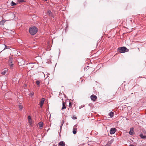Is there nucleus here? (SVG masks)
<instances>
[{
  "instance_id": "obj_1",
  "label": "nucleus",
  "mask_w": 146,
  "mask_h": 146,
  "mask_svg": "<svg viewBox=\"0 0 146 146\" xmlns=\"http://www.w3.org/2000/svg\"><path fill=\"white\" fill-rule=\"evenodd\" d=\"M37 28L34 27L29 29V32L32 35H35L37 32Z\"/></svg>"
},
{
  "instance_id": "obj_2",
  "label": "nucleus",
  "mask_w": 146,
  "mask_h": 146,
  "mask_svg": "<svg viewBox=\"0 0 146 146\" xmlns=\"http://www.w3.org/2000/svg\"><path fill=\"white\" fill-rule=\"evenodd\" d=\"M118 51L120 53H124L126 52H128L129 50L125 47H122L118 48Z\"/></svg>"
},
{
  "instance_id": "obj_3",
  "label": "nucleus",
  "mask_w": 146,
  "mask_h": 146,
  "mask_svg": "<svg viewBox=\"0 0 146 146\" xmlns=\"http://www.w3.org/2000/svg\"><path fill=\"white\" fill-rule=\"evenodd\" d=\"M14 62L13 61V58L11 57H9V64L11 68L12 69L13 67V64Z\"/></svg>"
},
{
  "instance_id": "obj_4",
  "label": "nucleus",
  "mask_w": 146,
  "mask_h": 146,
  "mask_svg": "<svg viewBox=\"0 0 146 146\" xmlns=\"http://www.w3.org/2000/svg\"><path fill=\"white\" fill-rule=\"evenodd\" d=\"M1 74L3 75H4L6 74H8V70L7 68H5L2 70Z\"/></svg>"
},
{
  "instance_id": "obj_5",
  "label": "nucleus",
  "mask_w": 146,
  "mask_h": 146,
  "mask_svg": "<svg viewBox=\"0 0 146 146\" xmlns=\"http://www.w3.org/2000/svg\"><path fill=\"white\" fill-rule=\"evenodd\" d=\"M116 131V129L115 128H111L110 130V133L111 134H113Z\"/></svg>"
},
{
  "instance_id": "obj_6",
  "label": "nucleus",
  "mask_w": 146,
  "mask_h": 146,
  "mask_svg": "<svg viewBox=\"0 0 146 146\" xmlns=\"http://www.w3.org/2000/svg\"><path fill=\"white\" fill-rule=\"evenodd\" d=\"M90 98L91 99L94 101H95L97 98L96 96L93 95L91 96Z\"/></svg>"
},
{
  "instance_id": "obj_7",
  "label": "nucleus",
  "mask_w": 146,
  "mask_h": 146,
  "mask_svg": "<svg viewBox=\"0 0 146 146\" xmlns=\"http://www.w3.org/2000/svg\"><path fill=\"white\" fill-rule=\"evenodd\" d=\"M12 80L13 85L15 84V83L17 82V79L15 77L13 78Z\"/></svg>"
},
{
  "instance_id": "obj_8",
  "label": "nucleus",
  "mask_w": 146,
  "mask_h": 146,
  "mask_svg": "<svg viewBox=\"0 0 146 146\" xmlns=\"http://www.w3.org/2000/svg\"><path fill=\"white\" fill-rule=\"evenodd\" d=\"M65 143L63 141H60L59 143L58 146H65Z\"/></svg>"
},
{
  "instance_id": "obj_9",
  "label": "nucleus",
  "mask_w": 146,
  "mask_h": 146,
  "mask_svg": "<svg viewBox=\"0 0 146 146\" xmlns=\"http://www.w3.org/2000/svg\"><path fill=\"white\" fill-rule=\"evenodd\" d=\"M29 122L30 124L32 123V121L30 116H29L28 117Z\"/></svg>"
},
{
  "instance_id": "obj_10",
  "label": "nucleus",
  "mask_w": 146,
  "mask_h": 146,
  "mask_svg": "<svg viewBox=\"0 0 146 146\" xmlns=\"http://www.w3.org/2000/svg\"><path fill=\"white\" fill-rule=\"evenodd\" d=\"M43 123L42 122L40 121L38 123V125L40 129H41L43 126Z\"/></svg>"
},
{
  "instance_id": "obj_11",
  "label": "nucleus",
  "mask_w": 146,
  "mask_h": 146,
  "mask_svg": "<svg viewBox=\"0 0 146 146\" xmlns=\"http://www.w3.org/2000/svg\"><path fill=\"white\" fill-rule=\"evenodd\" d=\"M139 136L142 139H146V136L143 135L142 133L140 134Z\"/></svg>"
},
{
  "instance_id": "obj_12",
  "label": "nucleus",
  "mask_w": 146,
  "mask_h": 146,
  "mask_svg": "<svg viewBox=\"0 0 146 146\" xmlns=\"http://www.w3.org/2000/svg\"><path fill=\"white\" fill-rule=\"evenodd\" d=\"M6 21V20H3L1 21L0 22V25H4V23H5V22Z\"/></svg>"
},
{
  "instance_id": "obj_13",
  "label": "nucleus",
  "mask_w": 146,
  "mask_h": 146,
  "mask_svg": "<svg viewBox=\"0 0 146 146\" xmlns=\"http://www.w3.org/2000/svg\"><path fill=\"white\" fill-rule=\"evenodd\" d=\"M66 108V107L65 105L64 102L63 101L62 102V110H63L64 109H65Z\"/></svg>"
},
{
  "instance_id": "obj_14",
  "label": "nucleus",
  "mask_w": 146,
  "mask_h": 146,
  "mask_svg": "<svg viewBox=\"0 0 146 146\" xmlns=\"http://www.w3.org/2000/svg\"><path fill=\"white\" fill-rule=\"evenodd\" d=\"M47 13H48V15H49V16H51L53 17H54L53 16V15H52V12H51V11H50V10L48 11Z\"/></svg>"
},
{
  "instance_id": "obj_15",
  "label": "nucleus",
  "mask_w": 146,
  "mask_h": 146,
  "mask_svg": "<svg viewBox=\"0 0 146 146\" xmlns=\"http://www.w3.org/2000/svg\"><path fill=\"white\" fill-rule=\"evenodd\" d=\"M112 143V141H109L106 145V146H110L111 143Z\"/></svg>"
},
{
  "instance_id": "obj_16",
  "label": "nucleus",
  "mask_w": 146,
  "mask_h": 146,
  "mask_svg": "<svg viewBox=\"0 0 146 146\" xmlns=\"http://www.w3.org/2000/svg\"><path fill=\"white\" fill-rule=\"evenodd\" d=\"M76 127V125H75L73 127V133L74 134H75L76 133V129L75 127Z\"/></svg>"
},
{
  "instance_id": "obj_17",
  "label": "nucleus",
  "mask_w": 146,
  "mask_h": 146,
  "mask_svg": "<svg viewBox=\"0 0 146 146\" xmlns=\"http://www.w3.org/2000/svg\"><path fill=\"white\" fill-rule=\"evenodd\" d=\"M114 113L112 111H111L109 113V116H110L111 117H112Z\"/></svg>"
},
{
  "instance_id": "obj_18",
  "label": "nucleus",
  "mask_w": 146,
  "mask_h": 146,
  "mask_svg": "<svg viewBox=\"0 0 146 146\" xmlns=\"http://www.w3.org/2000/svg\"><path fill=\"white\" fill-rule=\"evenodd\" d=\"M133 129H132L131 128L130 129V131L129 132V134L130 135H132L133 134Z\"/></svg>"
},
{
  "instance_id": "obj_19",
  "label": "nucleus",
  "mask_w": 146,
  "mask_h": 146,
  "mask_svg": "<svg viewBox=\"0 0 146 146\" xmlns=\"http://www.w3.org/2000/svg\"><path fill=\"white\" fill-rule=\"evenodd\" d=\"M45 99L44 98H42V99L41 100L40 102V104H43L44 102Z\"/></svg>"
},
{
  "instance_id": "obj_20",
  "label": "nucleus",
  "mask_w": 146,
  "mask_h": 146,
  "mask_svg": "<svg viewBox=\"0 0 146 146\" xmlns=\"http://www.w3.org/2000/svg\"><path fill=\"white\" fill-rule=\"evenodd\" d=\"M18 42L20 44H21L23 43V41L22 40L20 39H18L17 40Z\"/></svg>"
},
{
  "instance_id": "obj_21",
  "label": "nucleus",
  "mask_w": 146,
  "mask_h": 146,
  "mask_svg": "<svg viewBox=\"0 0 146 146\" xmlns=\"http://www.w3.org/2000/svg\"><path fill=\"white\" fill-rule=\"evenodd\" d=\"M16 5V4L13 1H12V2L11 4V5L12 6L15 5Z\"/></svg>"
},
{
  "instance_id": "obj_22",
  "label": "nucleus",
  "mask_w": 146,
  "mask_h": 146,
  "mask_svg": "<svg viewBox=\"0 0 146 146\" xmlns=\"http://www.w3.org/2000/svg\"><path fill=\"white\" fill-rule=\"evenodd\" d=\"M64 123V120H63L62 121V124L60 125V129H61V128H62V127Z\"/></svg>"
},
{
  "instance_id": "obj_23",
  "label": "nucleus",
  "mask_w": 146,
  "mask_h": 146,
  "mask_svg": "<svg viewBox=\"0 0 146 146\" xmlns=\"http://www.w3.org/2000/svg\"><path fill=\"white\" fill-rule=\"evenodd\" d=\"M36 84L38 86H39L40 83V81H36Z\"/></svg>"
},
{
  "instance_id": "obj_24",
  "label": "nucleus",
  "mask_w": 146,
  "mask_h": 146,
  "mask_svg": "<svg viewBox=\"0 0 146 146\" xmlns=\"http://www.w3.org/2000/svg\"><path fill=\"white\" fill-rule=\"evenodd\" d=\"M19 108L21 110L23 108V106L22 105H20L19 106Z\"/></svg>"
},
{
  "instance_id": "obj_25",
  "label": "nucleus",
  "mask_w": 146,
  "mask_h": 146,
  "mask_svg": "<svg viewBox=\"0 0 146 146\" xmlns=\"http://www.w3.org/2000/svg\"><path fill=\"white\" fill-rule=\"evenodd\" d=\"M24 1L23 0H18V2L19 3H22L24 2Z\"/></svg>"
},
{
  "instance_id": "obj_26",
  "label": "nucleus",
  "mask_w": 146,
  "mask_h": 146,
  "mask_svg": "<svg viewBox=\"0 0 146 146\" xmlns=\"http://www.w3.org/2000/svg\"><path fill=\"white\" fill-rule=\"evenodd\" d=\"M72 118L73 119H76V118H77L76 117V116H75V115L72 116Z\"/></svg>"
},
{
  "instance_id": "obj_27",
  "label": "nucleus",
  "mask_w": 146,
  "mask_h": 146,
  "mask_svg": "<svg viewBox=\"0 0 146 146\" xmlns=\"http://www.w3.org/2000/svg\"><path fill=\"white\" fill-rule=\"evenodd\" d=\"M84 105H82L80 106L79 107V109H80L81 108H82L84 107Z\"/></svg>"
},
{
  "instance_id": "obj_28",
  "label": "nucleus",
  "mask_w": 146,
  "mask_h": 146,
  "mask_svg": "<svg viewBox=\"0 0 146 146\" xmlns=\"http://www.w3.org/2000/svg\"><path fill=\"white\" fill-rule=\"evenodd\" d=\"M34 94V93L33 92H32L30 93V96L31 97H32Z\"/></svg>"
},
{
  "instance_id": "obj_29",
  "label": "nucleus",
  "mask_w": 146,
  "mask_h": 146,
  "mask_svg": "<svg viewBox=\"0 0 146 146\" xmlns=\"http://www.w3.org/2000/svg\"><path fill=\"white\" fill-rule=\"evenodd\" d=\"M69 106L70 108H71L72 107L71 103V102H69Z\"/></svg>"
},
{
  "instance_id": "obj_30",
  "label": "nucleus",
  "mask_w": 146,
  "mask_h": 146,
  "mask_svg": "<svg viewBox=\"0 0 146 146\" xmlns=\"http://www.w3.org/2000/svg\"><path fill=\"white\" fill-rule=\"evenodd\" d=\"M143 133L144 134L146 135V130H144L143 131Z\"/></svg>"
},
{
  "instance_id": "obj_31",
  "label": "nucleus",
  "mask_w": 146,
  "mask_h": 146,
  "mask_svg": "<svg viewBox=\"0 0 146 146\" xmlns=\"http://www.w3.org/2000/svg\"><path fill=\"white\" fill-rule=\"evenodd\" d=\"M43 105V104H40V107L41 108H42V106Z\"/></svg>"
},
{
  "instance_id": "obj_32",
  "label": "nucleus",
  "mask_w": 146,
  "mask_h": 146,
  "mask_svg": "<svg viewBox=\"0 0 146 146\" xmlns=\"http://www.w3.org/2000/svg\"><path fill=\"white\" fill-rule=\"evenodd\" d=\"M21 62L23 64H24V61H23V60H22Z\"/></svg>"
},
{
  "instance_id": "obj_33",
  "label": "nucleus",
  "mask_w": 146,
  "mask_h": 146,
  "mask_svg": "<svg viewBox=\"0 0 146 146\" xmlns=\"http://www.w3.org/2000/svg\"><path fill=\"white\" fill-rule=\"evenodd\" d=\"M129 146H134L133 145H129Z\"/></svg>"
}]
</instances>
